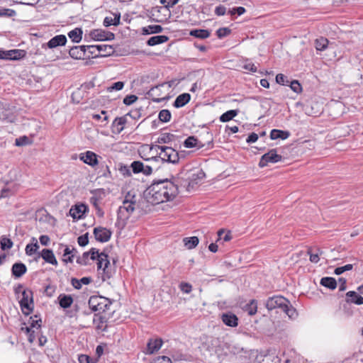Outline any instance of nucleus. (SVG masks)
<instances>
[{
  "label": "nucleus",
  "instance_id": "cd10ccee",
  "mask_svg": "<svg viewBox=\"0 0 363 363\" xmlns=\"http://www.w3.org/2000/svg\"><path fill=\"white\" fill-rule=\"evenodd\" d=\"M184 145L186 148L198 147L201 148L203 146L201 141L194 136L188 137L184 143Z\"/></svg>",
  "mask_w": 363,
  "mask_h": 363
},
{
  "label": "nucleus",
  "instance_id": "bb28decb",
  "mask_svg": "<svg viewBox=\"0 0 363 363\" xmlns=\"http://www.w3.org/2000/svg\"><path fill=\"white\" fill-rule=\"evenodd\" d=\"M169 38L167 35H155L150 38L147 41L149 46H155L162 44L168 41Z\"/></svg>",
  "mask_w": 363,
  "mask_h": 363
},
{
  "label": "nucleus",
  "instance_id": "39448f33",
  "mask_svg": "<svg viewBox=\"0 0 363 363\" xmlns=\"http://www.w3.org/2000/svg\"><path fill=\"white\" fill-rule=\"evenodd\" d=\"M88 304L92 311L101 313L110 310L112 302L104 296H92L89 298Z\"/></svg>",
  "mask_w": 363,
  "mask_h": 363
},
{
  "label": "nucleus",
  "instance_id": "774afa93",
  "mask_svg": "<svg viewBox=\"0 0 363 363\" xmlns=\"http://www.w3.org/2000/svg\"><path fill=\"white\" fill-rule=\"evenodd\" d=\"M153 169L154 166L144 164V168L143 169L142 172L145 175H150L152 174Z\"/></svg>",
  "mask_w": 363,
  "mask_h": 363
},
{
  "label": "nucleus",
  "instance_id": "4d7b16f0",
  "mask_svg": "<svg viewBox=\"0 0 363 363\" xmlns=\"http://www.w3.org/2000/svg\"><path fill=\"white\" fill-rule=\"evenodd\" d=\"M179 288L182 292L184 294H189L192 290V286L186 282H182L179 285Z\"/></svg>",
  "mask_w": 363,
  "mask_h": 363
},
{
  "label": "nucleus",
  "instance_id": "9b49d317",
  "mask_svg": "<svg viewBox=\"0 0 363 363\" xmlns=\"http://www.w3.org/2000/svg\"><path fill=\"white\" fill-rule=\"evenodd\" d=\"M58 250L62 252L64 262L67 263H72L73 262L74 257L77 252V250L74 247H72L71 248L69 246L60 244Z\"/></svg>",
  "mask_w": 363,
  "mask_h": 363
},
{
  "label": "nucleus",
  "instance_id": "8fccbe9b",
  "mask_svg": "<svg viewBox=\"0 0 363 363\" xmlns=\"http://www.w3.org/2000/svg\"><path fill=\"white\" fill-rule=\"evenodd\" d=\"M16 15V11L10 9H1L0 16L12 17Z\"/></svg>",
  "mask_w": 363,
  "mask_h": 363
},
{
  "label": "nucleus",
  "instance_id": "c9c22d12",
  "mask_svg": "<svg viewBox=\"0 0 363 363\" xmlns=\"http://www.w3.org/2000/svg\"><path fill=\"white\" fill-rule=\"evenodd\" d=\"M190 35L200 39H206L210 36V32L205 29H195L189 33Z\"/></svg>",
  "mask_w": 363,
  "mask_h": 363
},
{
  "label": "nucleus",
  "instance_id": "b1692460",
  "mask_svg": "<svg viewBox=\"0 0 363 363\" xmlns=\"http://www.w3.org/2000/svg\"><path fill=\"white\" fill-rule=\"evenodd\" d=\"M11 271L14 277L19 278L26 272L27 268L26 266L23 263H15L12 266Z\"/></svg>",
  "mask_w": 363,
  "mask_h": 363
},
{
  "label": "nucleus",
  "instance_id": "3c124183",
  "mask_svg": "<svg viewBox=\"0 0 363 363\" xmlns=\"http://www.w3.org/2000/svg\"><path fill=\"white\" fill-rule=\"evenodd\" d=\"M276 82L277 83L281 85H288L289 81L287 79L286 77L283 74H278L276 76Z\"/></svg>",
  "mask_w": 363,
  "mask_h": 363
},
{
  "label": "nucleus",
  "instance_id": "6ab92c4d",
  "mask_svg": "<svg viewBox=\"0 0 363 363\" xmlns=\"http://www.w3.org/2000/svg\"><path fill=\"white\" fill-rule=\"evenodd\" d=\"M87 47L88 49H96L102 56L110 55L114 52L113 47L109 45H87Z\"/></svg>",
  "mask_w": 363,
  "mask_h": 363
},
{
  "label": "nucleus",
  "instance_id": "e433bc0d",
  "mask_svg": "<svg viewBox=\"0 0 363 363\" xmlns=\"http://www.w3.org/2000/svg\"><path fill=\"white\" fill-rule=\"evenodd\" d=\"M121 16L120 14H116L114 18L111 16H106L104 20V26L106 27L110 26H118L120 23Z\"/></svg>",
  "mask_w": 363,
  "mask_h": 363
},
{
  "label": "nucleus",
  "instance_id": "864d4df0",
  "mask_svg": "<svg viewBox=\"0 0 363 363\" xmlns=\"http://www.w3.org/2000/svg\"><path fill=\"white\" fill-rule=\"evenodd\" d=\"M230 33V30L228 28H220L216 31L217 36L219 38H223Z\"/></svg>",
  "mask_w": 363,
  "mask_h": 363
},
{
  "label": "nucleus",
  "instance_id": "f257e3e1",
  "mask_svg": "<svg viewBox=\"0 0 363 363\" xmlns=\"http://www.w3.org/2000/svg\"><path fill=\"white\" fill-rule=\"evenodd\" d=\"M178 194V184L167 179L155 181L144 193L147 201L152 205L171 201Z\"/></svg>",
  "mask_w": 363,
  "mask_h": 363
},
{
  "label": "nucleus",
  "instance_id": "412c9836",
  "mask_svg": "<svg viewBox=\"0 0 363 363\" xmlns=\"http://www.w3.org/2000/svg\"><path fill=\"white\" fill-rule=\"evenodd\" d=\"M127 116L116 118L113 122V132L116 133H121L124 129V125L127 122Z\"/></svg>",
  "mask_w": 363,
  "mask_h": 363
},
{
  "label": "nucleus",
  "instance_id": "bf43d9fd",
  "mask_svg": "<svg viewBox=\"0 0 363 363\" xmlns=\"http://www.w3.org/2000/svg\"><path fill=\"white\" fill-rule=\"evenodd\" d=\"M28 143V138L26 136L20 137L16 138L15 140V145L16 146H23Z\"/></svg>",
  "mask_w": 363,
  "mask_h": 363
},
{
  "label": "nucleus",
  "instance_id": "49530a36",
  "mask_svg": "<svg viewBox=\"0 0 363 363\" xmlns=\"http://www.w3.org/2000/svg\"><path fill=\"white\" fill-rule=\"evenodd\" d=\"M352 269H353V265L351 264H346V265L342 266V267H337L335 269L334 273L336 275H340V274H342L343 272H345L346 271L352 270Z\"/></svg>",
  "mask_w": 363,
  "mask_h": 363
},
{
  "label": "nucleus",
  "instance_id": "a878e982",
  "mask_svg": "<svg viewBox=\"0 0 363 363\" xmlns=\"http://www.w3.org/2000/svg\"><path fill=\"white\" fill-rule=\"evenodd\" d=\"M31 240H32V242L28 244L25 248L26 254L28 256H32L34 254H35L40 247L38 240H36L35 238H32Z\"/></svg>",
  "mask_w": 363,
  "mask_h": 363
},
{
  "label": "nucleus",
  "instance_id": "ddd939ff",
  "mask_svg": "<svg viewBox=\"0 0 363 363\" xmlns=\"http://www.w3.org/2000/svg\"><path fill=\"white\" fill-rule=\"evenodd\" d=\"M97 157V155L94 152L88 150L84 153H81L79 155V159L91 167H95L99 163Z\"/></svg>",
  "mask_w": 363,
  "mask_h": 363
},
{
  "label": "nucleus",
  "instance_id": "6e6d98bb",
  "mask_svg": "<svg viewBox=\"0 0 363 363\" xmlns=\"http://www.w3.org/2000/svg\"><path fill=\"white\" fill-rule=\"evenodd\" d=\"M77 242L82 247L86 246L89 242L88 233L79 236L77 238Z\"/></svg>",
  "mask_w": 363,
  "mask_h": 363
},
{
  "label": "nucleus",
  "instance_id": "79ce46f5",
  "mask_svg": "<svg viewBox=\"0 0 363 363\" xmlns=\"http://www.w3.org/2000/svg\"><path fill=\"white\" fill-rule=\"evenodd\" d=\"M91 259V250L89 252H85L80 257L77 259V262L81 265H86L89 259Z\"/></svg>",
  "mask_w": 363,
  "mask_h": 363
},
{
  "label": "nucleus",
  "instance_id": "473e14b6",
  "mask_svg": "<svg viewBox=\"0 0 363 363\" xmlns=\"http://www.w3.org/2000/svg\"><path fill=\"white\" fill-rule=\"evenodd\" d=\"M82 30L79 28H76L68 33L69 38L74 43H79L82 38Z\"/></svg>",
  "mask_w": 363,
  "mask_h": 363
},
{
  "label": "nucleus",
  "instance_id": "2eb2a0df",
  "mask_svg": "<svg viewBox=\"0 0 363 363\" xmlns=\"http://www.w3.org/2000/svg\"><path fill=\"white\" fill-rule=\"evenodd\" d=\"M42 257L46 262L57 266V261L55 257L52 250L50 249H43L40 253L38 254V258Z\"/></svg>",
  "mask_w": 363,
  "mask_h": 363
},
{
  "label": "nucleus",
  "instance_id": "c756f323",
  "mask_svg": "<svg viewBox=\"0 0 363 363\" xmlns=\"http://www.w3.org/2000/svg\"><path fill=\"white\" fill-rule=\"evenodd\" d=\"M162 30L163 28L160 25H150L143 28L142 33L143 35H150L153 33H160L162 32Z\"/></svg>",
  "mask_w": 363,
  "mask_h": 363
},
{
  "label": "nucleus",
  "instance_id": "dca6fc26",
  "mask_svg": "<svg viewBox=\"0 0 363 363\" xmlns=\"http://www.w3.org/2000/svg\"><path fill=\"white\" fill-rule=\"evenodd\" d=\"M221 320L223 323L229 327H236L238 325V317L231 312L223 313L221 315Z\"/></svg>",
  "mask_w": 363,
  "mask_h": 363
},
{
  "label": "nucleus",
  "instance_id": "37998d69",
  "mask_svg": "<svg viewBox=\"0 0 363 363\" xmlns=\"http://www.w3.org/2000/svg\"><path fill=\"white\" fill-rule=\"evenodd\" d=\"M257 303L255 300L251 301L250 303L247 304L245 307V311L250 315H255L257 312Z\"/></svg>",
  "mask_w": 363,
  "mask_h": 363
},
{
  "label": "nucleus",
  "instance_id": "5fc2aeb1",
  "mask_svg": "<svg viewBox=\"0 0 363 363\" xmlns=\"http://www.w3.org/2000/svg\"><path fill=\"white\" fill-rule=\"evenodd\" d=\"M107 112L105 111H101V113H94L92 114L91 117L93 119L96 121H99L102 118V115H104L103 121H104L106 123L108 121V116H106Z\"/></svg>",
  "mask_w": 363,
  "mask_h": 363
},
{
  "label": "nucleus",
  "instance_id": "c03bdc74",
  "mask_svg": "<svg viewBox=\"0 0 363 363\" xmlns=\"http://www.w3.org/2000/svg\"><path fill=\"white\" fill-rule=\"evenodd\" d=\"M131 167L133 169V172L135 174L140 173L143 171V169L144 168V163H143L140 161H134L131 164Z\"/></svg>",
  "mask_w": 363,
  "mask_h": 363
},
{
  "label": "nucleus",
  "instance_id": "4be33fe9",
  "mask_svg": "<svg viewBox=\"0 0 363 363\" xmlns=\"http://www.w3.org/2000/svg\"><path fill=\"white\" fill-rule=\"evenodd\" d=\"M347 302L352 303L357 305L363 304V297L353 291H348L346 294Z\"/></svg>",
  "mask_w": 363,
  "mask_h": 363
},
{
  "label": "nucleus",
  "instance_id": "6e6552de",
  "mask_svg": "<svg viewBox=\"0 0 363 363\" xmlns=\"http://www.w3.org/2000/svg\"><path fill=\"white\" fill-rule=\"evenodd\" d=\"M281 155H278L275 149H272L262 156L259 166L260 167H264L267 166L269 163H276L281 161Z\"/></svg>",
  "mask_w": 363,
  "mask_h": 363
},
{
  "label": "nucleus",
  "instance_id": "5701e85b",
  "mask_svg": "<svg viewBox=\"0 0 363 363\" xmlns=\"http://www.w3.org/2000/svg\"><path fill=\"white\" fill-rule=\"evenodd\" d=\"M58 301L60 307L67 308L70 307L73 303V298L70 295L61 294L58 296Z\"/></svg>",
  "mask_w": 363,
  "mask_h": 363
},
{
  "label": "nucleus",
  "instance_id": "ea45409f",
  "mask_svg": "<svg viewBox=\"0 0 363 363\" xmlns=\"http://www.w3.org/2000/svg\"><path fill=\"white\" fill-rule=\"evenodd\" d=\"M218 238L216 242H220L223 240V242H228L232 239V235L230 232L225 233V230L223 229H220L218 231Z\"/></svg>",
  "mask_w": 363,
  "mask_h": 363
},
{
  "label": "nucleus",
  "instance_id": "4c0bfd02",
  "mask_svg": "<svg viewBox=\"0 0 363 363\" xmlns=\"http://www.w3.org/2000/svg\"><path fill=\"white\" fill-rule=\"evenodd\" d=\"M328 43L327 38L321 37L315 40V47L317 50L323 51L328 48Z\"/></svg>",
  "mask_w": 363,
  "mask_h": 363
},
{
  "label": "nucleus",
  "instance_id": "0e129e2a",
  "mask_svg": "<svg viewBox=\"0 0 363 363\" xmlns=\"http://www.w3.org/2000/svg\"><path fill=\"white\" fill-rule=\"evenodd\" d=\"M226 11L227 9L223 5H219L215 9V13L217 16H223L226 13Z\"/></svg>",
  "mask_w": 363,
  "mask_h": 363
},
{
  "label": "nucleus",
  "instance_id": "2f4dec72",
  "mask_svg": "<svg viewBox=\"0 0 363 363\" xmlns=\"http://www.w3.org/2000/svg\"><path fill=\"white\" fill-rule=\"evenodd\" d=\"M91 281V279L90 277H82L81 279L72 278L71 280V284L72 286L76 289H80L82 284L87 285L90 284Z\"/></svg>",
  "mask_w": 363,
  "mask_h": 363
},
{
  "label": "nucleus",
  "instance_id": "9d476101",
  "mask_svg": "<svg viewBox=\"0 0 363 363\" xmlns=\"http://www.w3.org/2000/svg\"><path fill=\"white\" fill-rule=\"evenodd\" d=\"M91 38L96 41L111 40L114 39V34L101 29H96L90 32Z\"/></svg>",
  "mask_w": 363,
  "mask_h": 363
},
{
  "label": "nucleus",
  "instance_id": "a19ab883",
  "mask_svg": "<svg viewBox=\"0 0 363 363\" xmlns=\"http://www.w3.org/2000/svg\"><path fill=\"white\" fill-rule=\"evenodd\" d=\"M171 113L167 109L161 110L158 115L160 121L164 123L169 122L171 119Z\"/></svg>",
  "mask_w": 363,
  "mask_h": 363
},
{
  "label": "nucleus",
  "instance_id": "f704fd0d",
  "mask_svg": "<svg viewBox=\"0 0 363 363\" xmlns=\"http://www.w3.org/2000/svg\"><path fill=\"white\" fill-rule=\"evenodd\" d=\"M320 284L330 289H335L337 287V281L333 277H323L320 279Z\"/></svg>",
  "mask_w": 363,
  "mask_h": 363
},
{
  "label": "nucleus",
  "instance_id": "0eeeda50",
  "mask_svg": "<svg viewBox=\"0 0 363 363\" xmlns=\"http://www.w3.org/2000/svg\"><path fill=\"white\" fill-rule=\"evenodd\" d=\"M20 306L23 313L29 315L33 309V293L30 290H24L22 292V298Z\"/></svg>",
  "mask_w": 363,
  "mask_h": 363
},
{
  "label": "nucleus",
  "instance_id": "20e7f679",
  "mask_svg": "<svg viewBox=\"0 0 363 363\" xmlns=\"http://www.w3.org/2000/svg\"><path fill=\"white\" fill-rule=\"evenodd\" d=\"M136 206V196L134 194L129 191L123 201V205L118 208V220L122 221L127 220L135 211Z\"/></svg>",
  "mask_w": 363,
  "mask_h": 363
},
{
  "label": "nucleus",
  "instance_id": "4468645a",
  "mask_svg": "<svg viewBox=\"0 0 363 363\" xmlns=\"http://www.w3.org/2000/svg\"><path fill=\"white\" fill-rule=\"evenodd\" d=\"M86 45L73 46L69 49V54L73 59L80 60L86 56Z\"/></svg>",
  "mask_w": 363,
  "mask_h": 363
},
{
  "label": "nucleus",
  "instance_id": "c85d7f7f",
  "mask_svg": "<svg viewBox=\"0 0 363 363\" xmlns=\"http://www.w3.org/2000/svg\"><path fill=\"white\" fill-rule=\"evenodd\" d=\"M290 135L289 132L277 130V129H273L270 133V138L272 140H277V139H282L285 140L288 138Z\"/></svg>",
  "mask_w": 363,
  "mask_h": 363
},
{
  "label": "nucleus",
  "instance_id": "a211bd4d",
  "mask_svg": "<svg viewBox=\"0 0 363 363\" xmlns=\"http://www.w3.org/2000/svg\"><path fill=\"white\" fill-rule=\"evenodd\" d=\"M162 345V339H150L147 344V353L150 354H153L158 351L161 348Z\"/></svg>",
  "mask_w": 363,
  "mask_h": 363
},
{
  "label": "nucleus",
  "instance_id": "7c9ffc66",
  "mask_svg": "<svg viewBox=\"0 0 363 363\" xmlns=\"http://www.w3.org/2000/svg\"><path fill=\"white\" fill-rule=\"evenodd\" d=\"M183 243L188 250H192L198 245L199 239L196 236L184 238L183 239Z\"/></svg>",
  "mask_w": 363,
  "mask_h": 363
},
{
  "label": "nucleus",
  "instance_id": "680f3d73",
  "mask_svg": "<svg viewBox=\"0 0 363 363\" xmlns=\"http://www.w3.org/2000/svg\"><path fill=\"white\" fill-rule=\"evenodd\" d=\"M308 253L310 255V261L311 262H313V263L318 262V261L320 260V257L318 256V254H315V252H313V250H312V249L308 250Z\"/></svg>",
  "mask_w": 363,
  "mask_h": 363
},
{
  "label": "nucleus",
  "instance_id": "72a5a7b5",
  "mask_svg": "<svg viewBox=\"0 0 363 363\" xmlns=\"http://www.w3.org/2000/svg\"><path fill=\"white\" fill-rule=\"evenodd\" d=\"M11 114L9 106L0 101V120H7Z\"/></svg>",
  "mask_w": 363,
  "mask_h": 363
},
{
  "label": "nucleus",
  "instance_id": "f8f14e48",
  "mask_svg": "<svg viewBox=\"0 0 363 363\" xmlns=\"http://www.w3.org/2000/svg\"><path fill=\"white\" fill-rule=\"evenodd\" d=\"M94 235L96 240L106 242L110 240L111 232L105 228L97 227L94 229Z\"/></svg>",
  "mask_w": 363,
  "mask_h": 363
},
{
  "label": "nucleus",
  "instance_id": "aec40b11",
  "mask_svg": "<svg viewBox=\"0 0 363 363\" xmlns=\"http://www.w3.org/2000/svg\"><path fill=\"white\" fill-rule=\"evenodd\" d=\"M86 206L84 204L75 205L72 206L69 210V215L74 219H79L82 217L83 214L86 211Z\"/></svg>",
  "mask_w": 363,
  "mask_h": 363
},
{
  "label": "nucleus",
  "instance_id": "a18cd8bd",
  "mask_svg": "<svg viewBox=\"0 0 363 363\" xmlns=\"http://www.w3.org/2000/svg\"><path fill=\"white\" fill-rule=\"evenodd\" d=\"M124 86V82H117L113 83L111 86L107 87V91L111 92L113 91H120Z\"/></svg>",
  "mask_w": 363,
  "mask_h": 363
},
{
  "label": "nucleus",
  "instance_id": "052dcab7",
  "mask_svg": "<svg viewBox=\"0 0 363 363\" xmlns=\"http://www.w3.org/2000/svg\"><path fill=\"white\" fill-rule=\"evenodd\" d=\"M153 363H172L171 359L167 356H160L154 359Z\"/></svg>",
  "mask_w": 363,
  "mask_h": 363
},
{
  "label": "nucleus",
  "instance_id": "f03ea898",
  "mask_svg": "<svg viewBox=\"0 0 363 363\" xmlns=\"http://www.w3.org/2000/svg\"><path fill=\"white\" fill-rule=\"evenodd\" d=\"M266 307L269 311L280 308L291 319L297 317L296 309L291 305L289 301L282 296H274L269 298L266 302Z\"/></svg>",
  "mask_w": 363,
  "mask_h": 363
},
{
  "label": "nucleus",
  "instance_id": "e2e57ef3",
  "mask_svg": "<svg viewBox=\"0 0 363 363\" xmlns=\"http://www.w3.org/2000/svg\"><path fill=\"white\" fill-rule=\"evenodd\" d=\"M179 2V0H160V3L166 8L172 7Z\"/></svg>",
  "mask_w": 363,
  "mask_h": 363
},
{
  "label": "nucleus",
  "instance_id": "423d86ee",
  "mask_svg": "<svg viewBox=\"0 0 363 363\" xmlns=\"http://www.w3.org/2000/svg\"><path fill=\"white\" fill-rule=\"evenodd\" d=\"M91 259L97 260V268L98 270H102L104 274H108L106 270L110 264L108 259V255L104 252L99 253V250L96 248L91 249ZM106 277H109L108 274H106Z\"/></svg>",
  "mask_w": 363,
  "mask_h": 363
},
{
  "label": "nucleus",
  "instance_id": "1a4fd4ad",
  "mask_svg": "<svg viewBox=\"0 0 363 363\" xmlns=\"http://www.w3.org/2000/svg\"><path fill=\"white\" fill-rule=\"evenodd\" d=\"M26 55L23 50H0V59L17 60L23 58Z\"/></svg>",
  "mask_w": 363,
  "mask_h": 363
},
{
  "label": "nucleus",
  "instance_id": "13d9d810",
  "mask_svg": "<svg viewBox=\"0 0 363 363\" xmlns=\"http://www.w3.org/2000/svg\"><path fill=\"white\" fill-rule=\"evenodd\" d=\"M138 100V97L135 95H128L123 99V103L125 105H131Z\"/></svg>",
  "mask_w": 363,
  "mask_h": 363
},
{
  "label": "nucleus",
  "instance_id": "09e8293b",
  "mask_svg": "<svg viewBox=\"0 0 363 363\" xmlns=\"http://www.w3.org/2000/svg\"><path fill=\"white\" fill-rule=\"evenodd\" d=\"M290 87L295 93H301L302 87L300 83L297 80H294L290 82Z\"/></svg>",
  "mask_w": 363,
  "mask_h": 363
},
{
  "label": "nucleus",
  "instance_id": "f3484780",
  "mask_svg": "<svg viewBox=\"0 0 363 363\" xmlns=\"http://www.w3.org/2000/svg\"><path fill=\"white\" fill-rule=\"evenodd\" d=\"M67 42V38L64 35H58L51 38L47 43L49 48H55L58 46L65 45Z\"/></svg>",
  "mask_w": 363,
  "mask_h": 363
},
{
  "label": "nucleus",
  "instance_id": "58836bf2",
  "mask_svg": "<svg viewBox=\"0 0 363 363\" xmlns=\"http://www.w3.org/2000/svg\"><path fill=\"white\" fill-rule=\"evenodd\" d=\"M238 114V110H230L223 113L220 116V121L221 122H228L232 120L234 117H235Z\"/></svg>",
  "mask_w": 363,
  "mask_h": 363
},
{
  "label": "nucleus",
  "instance_id": "69168bd1",
  "mask_svg": "<svg viewBox=\"0 0 363 363\" xmlns=\"http://www.w3.org/2000/svg\"><path fill=\"white\" fill-rule=\"evenodd\" d=\"M243 68L246 70L250 71L252 72H257V67L255 65V64L252 62H247L243 65Z\"/></svg>",
  "mask_w": 363,
  "mask_h": 363
},
{
  "label": "nucleus",
  "instance_id": "7ed1b4c3",
  "mask_svg": "<svg viewBox=\"0 0 363 363\" xmlns=\"http://www.w3.org/2000/svg\"><path fill=\"white\" fill-rule=\"evenodd\" d=\"M156 150H160L158 156H153L150 158L144 159L147 162H167L176 164L179 162V157L178 152L171 147L155 146Z\"/></svg>",
  "mask_w": 363,
  "mask_h": 363
},
{
  "label": "nucleus",
  "instance_id": "393cba45",
  "mask_svg": "<svg viewBox=\"0 0 363 363\" xmlns=\"http://www.w3.org/2000/svg\"><path fill=\"white\" fill-rule=\"evenodd\" d=\"M190 99H191V96L189 94H187V93L182 94L176 98V99L174 102V106L176 108L182 107V106H185L190 101Z\"/></svg>",
  "mask_w": 363,
  "mask_h": 363
},
{
  "label": "nucleus",
  "instance_id": "603ef678",
  "mask_svg": "<svg viewBox=\"0 0 363 363\" xmlns=\"http://www.w3.org/2000/svg\"><path fill=\"white\" fill-rule=\"evenodd\" d=\"M13 246V242L9 238H4L1 240V247L2 250L10 249Z\"/></svg>",
  "mask_w": 363,
  "mask_h": 363
},
{
  "label": "nucleus",
  "instance_id": "de8ad7c7",
  "mask_svg": "<svg viewBox=\"0 0 363 363\" xmlns=\"http://www.w3.org/2000/svg\"><path fill=\"white\" fill-rule=\"evenodd\" d=\"M173 136L174 135L170 133H164L158 138L157 142L159 143H169L172 140Z\"/></svg>",
  "mask_w": 363,
  "mask_h": 363
},
{
  "label": "nucleus",
  "instance_id": "338daca9",
  "mask_svg": "<svg viewBox=\"0 0 363 363\" xmlns=\"http://www.w3.org/2000/svg\"><path fill=\"white\" fill-rule=\"evenodd\" d=\"M78 360L79 363H92V359L86 354L79 355Z\"/></svg>",
  "mask_w": 363,
  "mask_h": 363
}]
</instances>
